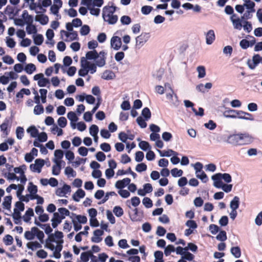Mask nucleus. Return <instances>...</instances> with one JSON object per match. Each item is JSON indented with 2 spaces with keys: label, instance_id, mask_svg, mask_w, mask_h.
Returning a JSON list of instances; mask_svg holds the SVG:
<instances>
[{
  "label": "nucleus",
  "instance_id": "34",
  "mask_svg": "<svg viewBox=\"0 0 262 262\" xmlns=\"http://www.w3.org/2000/svg\"><path fill=\"white\" fill-rule=\"evenodd\" d=\"M36 69L35 66L31 63L27 64L25 68V71L28 74H31Z\"/></svg>",
  "mask_w": 262,
  "mask_h": 262
},
{
  "label": "nucleus",
  "instance_id": "12",
  "mask_svg": "<svg viewBox=\"0 0 262 262\" xmlns=\"http://www.w3.org/2000/svg\"><path fill=\"white\" fill-rule=\"evenodd\" d=\"M148 37V34L142 33L140 35L137 36L136 38V46H142L143 43L146 42Z\"/></svg>",
  "mask_w": 262,
  "mask_h": 262
},
{
  "label": "nucleus",
  "instance_id": "30",
  "mask_svg": "<svg viewBox=\"0 0 262 262\" xmlns=\"http://www.w3.org/2000/svg\"><path fill=\"white\" fill-rule=\"evenodd\" d=\"M91 253V251L82 252L80 255L82 262H88L89 260Z\"/></svg>",
  "mask_w": 262,
  "mask_h": 262
},
{
  "label": "nucleus",
  "instance_id": "45",
  "mask_svg": "<svg viewBox=\"0 0 262 262\" xmlns=\"http://www.w3.org/2000/svg\"><path fill=\"white\" fill-rule=\"evenodd\" d=\"M73 215L75 216L76 221L80 224H85L87 222V218L84 215H76L73 213Z\"/></svg>",
  "mask_w": 262,
  "mask_h": 262
},
{
  "label": "nucleus",
  "instance_id": "24",
  "mask_svg": "<svg viewBox=\"0 0 262 262\" xmlns=\"http://www.w3.org/2000/svg\"><path fill=\"white\" fill-rule=\"evenodd\" d=\"M12 196L9 195L6 196L4 198V202H3V205L4 208L7 209H10L11 205V201H12Z\"/></svg>",
  "mask_w": 262,
  "mask_h": 262
},
{
  "label": "nucleus",
  "instance_id": "37",
  "mask_svg": "<svg viewBox=\"0 0 262 262\" xmlns=\"http://www.w3.org/2000/svg\"><path fill=\"white\" fill-rule=\"evenodd\" d=\"M133 213L132 214H129L130 218L131 220L133 222H137L140 221V219L138 217V209L136 208L133 210Z\"/></svg>",
  "mask_w": 262,
  "mask_h": 262
},
{
  "label": "nucleus",
  "instance_id": "32",
  "mask_svg": "<svg viewBox=\"0 0 262 262\" xmlns=\"http://www.w3.org/2000/svg\"><path fill=\"white\" fill-rule=\"evenodd\" d=\"M113 211L115 215L117 217H121L124 214L123 209L119 206H115Z\"/></svg>",
  "mask_w": 262,
  "mask_h": 262
},
{
  "label": "nucleus",
  "instance_id": "26",
  "mask_svg": "<svg viewBox=\"0 0 262 262\" xmlns=\"http://www.w3.org/2000/svg\"><path fill=\"white\" fill-rule=\"evenodd\" d=\"M27 132L30 134L31 137L36 138L38 135V130L34 125L31 126L27 129Z\"/></svg>",
  "mask_w": 262,
  "mask_h": 262
},
{
  "label": "nucleus",
  "instance_id": "7",
  "mask_svg": "<svg viewBox=\"0 0 262 262\" xmlns=\"http://www.w3.org/2000/svg\"><path fill=\"white\" fill-rule=\"evenodd\" d=\"M122 45V41L121 38L114 36H113L111 39V46L115 50H118L120 49Z\"/></svg>",
  "mask_w": 262,
  "mask_h": 262
},
{
  "label": "nucleus",
  "instance_id": "40",
  "mask_svg": "<svg viewBox=\"0 0 262 262\" xmlns=\"http://www.w3.org/2000/svg\"><path fill=\"white\" fill-rule=\"evenodd\" d=\"M67 117L71 122H76L78 120V118L76 116L75 113L72 111H70L68 113Z\"/></svg>",
  "mask_w": 262,
  "mask_h": 262
},
{
  "label": "nucleus",
  "instance_id": "49",
  "mask_svg": "<svg viewBox=\"0 0 262 262\" xmlns=\"http://www.w3.org/2000/svg\"><path fill=\"white\" fill-rule=\"evenodd\" d=\"M43 107L41 104H38L34 107V113L35 115H38L43 113Z\"/></svg>",
  "mask_w": 262,
  "mask_h": 262
},
{
  "label": "nucleus",
  "instance_id": "29",
  "mask_svg": "<svg viewBox=\"0 0 262 262\" xmlns=\"http://www.w3.org/2000/svg\"><path fill=\"white\" fill-rule=\"evenodd\" d=\"M239 198L235 196L230 202V207L232 210H236L239 207Z\"/></svg>",
  "mask_w": 262,
  "mask_h": 262
},
{
  "label": "nucleus",
  "instance_id": "22",
  "mask_svg": "<svg viewBox=\"0 0 262 262\" xmlns=\"http://www.w3.org/2000/svg\"><path fill=\"white\" fill-rule=\"evenodd\" d=\"M28 187V190L30 193V199H31L32 195H36L37 192V187L34 185L32 182H30Z\"/></svg>",
  "mask_w": 262,
  "mask_h": 262
},
{
  "label": "nucleus",
  "instance_id": "36",
  "mask_svg": "<svg viewBox=\"0 0 262 262\" xmlns=\"http://www.w3.org/2000/svg\"><path fill=\"white\" fill-rule=\"evenodd\" d=\"M26 31L28 34H36L37 31L36 26L33 24L27 25Z\"/></svg>",
  "mask_w": 262,
  "mask_h": 262
},
{
  "label": "nucleus",
  "instance_id": "62",
  "mask_svg": "<svg viewBox=\"0 0 262 262\" xmlns=\"http://www.w3.org/2000/svg\"><path fill=\"white\" fill-rule=\"evenodd\" d=\"M54 156L56 158L55 160H59L61 159L63 156V152L61 149H56L54 152Z\"/></svg>",
  "mask_w": 262,
  "mask_h": 262
},
{
  "label": "nucleus",
  "instance_id": "5",
  "mask_svg": "<svg viewBox=\"0 0 262 262\" xmlns=\"http://www.w3.org/2000/svg\"><path fill=\"white\" fill-rule=\"evenodd\" d=\"M71 191V186L65 184L62 187L58 188L56 190L55 193L57 196H63L66 194L70 193Z\"/></svg>",
  "mask_w": 262,
  "mask_h": 262
},
{
  "label": "nucleus",
  "instance_id": "60",
  "mask_svg": "<svg viewBox=\"0 0 262 262\" xmlns=\"http://www.w3.org/2000/svg\"><path fill=\"white\" fill-rule=\"evenodd\" d=\"M121 22L123 25H129L131 21V18L129 16L127 15H123L121 17Z\"/></svg>",
  "mask_w": 262,
  "mask_h": 262
},
{
  "label": "nucleus",
  "instance_id": "23",
  "mask_svg": "<svg viewBox=\"0 0 262 262\" xmlns=\"http://www.w3.org/2000/svg\"><path fill=\"white\" fill-rule=\"evenodd\" d=\"M34 212L32 208H29L26 211L23 218L24 221L27 223L31 220V217L34 216Z\"/></svg>",
  "mask_w": 262,
  "mask_h": 262
},
{
  "label": "nucleus",
  "instance_id": "57",
  "mask_svg": "<svg viewBox=\"0 0 262 262\" xmlns=\"http://www.w3.org/2000/svg\"><path fill=\"white\" fill-rule=\"evenodd\" d=\"M185 251L190 250L192 252H195L198 250V247L196 245L193 243H189L188 244L187 247L184 248Z\"/></svg>",
  "mask_w": 262,
  "mask_h": 262
},
{
  "label": "nucleus",
  "instance_id": "16",
  "mask_svg": "<svg viewBox=\"0 0 262 262\" xmlns=\"http://www.w3.org/2000/svg\"><path fill=\"white\" fill-rule=\"evenodd\" d=\"M85 192L82 189H78L76 192L73 195V199L76 202H79V199L83 198L85 196Z\"/></svg>",
  "mask_w": 262,
  "mask_h": 262
},
{
  "label": "nucleus",
  "instance_id": "54",
  "mask_svg": "<svg viewBox=\"0 0 262 262\" xmlns=\"http://www.w3.org/2000/svg\"><path fill=\"white\" fill-rule=\"evenodd\" d=\"M90 31V28L88 25H83L81 27L80 32L81 35H88Z\"/></svg>",
  "mask_w": 262,
  "mask_h": 262
},
{
  "label": "nucleus",
  "instance_id": "4",
  "mask_svg": "<svg viewBox=\"0 0 262 262\" xmlns=\"http://www.w3.org/2000/svg\"><path fill=\"white\" fill-rule=\"evenodd\" d=\"M33 79L34 80H38V85L40 87L45 86L47 84L50 83L49 80L45 78L42 73L36 74L34 76Z\"/></svg>",
  "mask_w": 262,
  "mask_h": 262
},
{
  "label": "nucleus",
  "instance_id": "17",
  "mask_svg": "<svg viewBox=\"0 0 262 262\" xmlns=\"http://www.w3.org/2000/svg\"><path fill=\"white\" fill-rule=\"evenodd\" d=\"M206 43L208 45H211L213 43L215 40V34L214 31L210 30L207 33L206 36Z\"/></svg>",
  "mask_w": 262,
  "mask_h": 262
},
{
  "label": "nucleus",
  "instance_id": "19",
  "mask_svg": "<svg viewBox=\"0 0 262 262\" xmlns=\"http://www.w3.org/2000/svg\"><path fill=\"white\" fill-rule=\"evenodd\" d=\"M12 217L14 219V222L15 224H19L21 223V214L19 210L16 209H14V212L12 214Z\"/></svg>",
  "mask_w": 262,
  "mask_h": 262
},
{
  "label": "nucleus",
  "instance_id": "44",
  "mask_svg": "<svg viewBox=\"0 0 262 262\" xmlns=\"http://www.w3.org/2000/svg\"><path fill=\"white\" fill-rule=\"evenodd\" d=\"M176 250L174 247L172 245H168L165 248L164 254L166 256L169 255L171 252H174Z\"/></svg>",
  "mask_w": 262,
  "mask_h": 262
},
{
  "label": "nucleus",
  "instance_id": "43",
  "mask_svg": "<svg viewBox=\"0 0 262 262\" xmlns=\"http://www.w3.org/2000/svg\"><path fill=\"white\" fill-rule=\"evenodd\" d=\"M196 176L197 178L201 179L204 183H206L208 181L207 176L203 170H202L201 172L196 173Z\"/></svg>",
  "mask_w": 262,
  "mask_h": 262
},
{
  "label": "nucleus",
  "instance_id": "64",
  "mask_svg": "<svg viewBox=\"0 0 262 262\" xmlns=\"http://www.w3.org/2000/svg\"><path fill=\"white\" fill-rule=\"evenodd\" d=\"M194 257V256L189 252H184L183 255L182 256V258L185 259V260H187L188 261H192Z\"/></svg>",
  "mask_w": 262,
  "mask_h": 262
},
{
  "label": "nucleus",
  "instance_id": "27",
  "mask_svg": "<svg viewBox=\"0 0 262 262\" xmlns=\"http://www.w3.org/2000/svg\"><path fill=\"white\" fill-rule=\"evenodd\" d=\"M231 253L235 258H239L241 256V250L238 246L233 247L231 248Z\"/></svg>",
  "mask_w": 262,
  "mask_h": 262
},
{
  "label": "nucleus",
  "instance_id": "28",
  "mask_svg": "<svg viewBox=\"0 0 262 262\" xmlns=\"http://www.w3.org/2000/svg\"><path fill=\"white\" fill-rule=\"evenodd\" d=\"M27 246L29 249H30L33 251L36 250L37 248H40L41 247V244L37 241L29 242L27 243Z\"/></svg>",
  "mask_w": 262,
  "mask_h": 262
},
{
  "label": "nucleus",
  "instance_id": "33",
  "mask_svg": "<svg viewBox=\"0 0 262 262\" xmlns=\"http://www.w3.org/2000/svg\"><path fill=\"white\" fill-rule=\"evenodd\" d=\"M244 1L246 3V4H244V6L247 8V9H249L251 12H255V3L250 0H244Z\"/></svg>",
  "mask_w": 262,
  "mask_h": 262
},
{
  "label": "nucleus",
  "instance_id": "46",
  "mask_svg": "<svg viewBox=\"0 0 262 262\" xmlns=\"http://www.w3.org/2000/svg\"><path fill=\"white\" fill-rule=\"evenodd\" d=\"M197 71L199 73L198 77L199 78H202L205 76L206 71L204 66H199L197 68Z\"/></svg>",
  "mask_w": 262,
  "mask_h": 262
},
{
  "label": "nucleus",
  "instance_id": "38",
  "mask_svg": "<svg viewBox=\"0 0 262 262\" xmlns=\"http://www.w3.org/2000/svg\"><path fill=\"white\" fill-rule=\"evenodd\" d=\"M118 16L117 15L112 14L110 17H107L106 20H104L105 21L107 22L109 24L113 25L116 23L118 20Z\"/></svg>",
  "mask_w": 262,
  "mask_h": 262
},
{
  "label": "nucleus",
  "instance_id": "47",
  "mask_svg": "<svg viewBox=\"0 0 262 262\" xmlns=\"http://www.w3.org/2000/svg\"><path fill=\"white\" fill-rule=\"evenodd\" d=\"M16 134L17 138L18 139H21L24 137V129L22 127L18 126L16 128Z\"/></svg>",
  "mask_w": 262,
  "mask_h": 262
},
{
  "label": "nucleus",
  "instance_id": "52",
  "mask_svg": "<svg viewBox=\"0 0 262 262\" xmlns=\"http://www.w3.org/2000/svg\"><path fill=\"white\" fill-rule=\"evenodd\" d=\"M142 203L147 208H150L152 206V202L149 198H144L142 200Z\"/></svg>",
  "mask_w": 262,
  "mask_h": 262
},
{
  "label": "nucleus",
  "instance_id": "63",
  "mask_svg": "<svg viewBox=\"0 0 262 262\" xmlns=\"http://www.w3.org/2000/svg\"><path fill=\"white\" fill-rule=\"evenodd\" d=\"M106 57H98L96 60V65L99 67H102L105 64Z\"/></svg>",
  "mask_w": 262,
  "mask_h": 262
},
{
  "label": "nucleus",
  "instance_id": "8",
  "mask_svg": "<svg viewBox=\"0 0 262 262\" xmlns=\"http://www.w3.org/2000/svg\"><path fill=\"white\" fill-rule=\"evenodd\" d=\"M13 116H11V117L6 118L3 123L0 125L1 130L6 135H8V127L11 124Z\"/></svg>",
  "mask_w": 262,
  "mask_h": 262
},
{
  "label": "nucleus",
  "instance_id": "25",
  "mask_svg": "<svg viewBox=\"0 0 262 262\" xmlns=\"http://www.w3.org/2000/svg\"><path fill=\"white\" fill-rule=\"evenodd\" d=\"M31 230L35 233V236L36 235L38 239L42 242L45 236L43 232L36 227H32Z\"/></svg>",
  "mask_w": 262,
  "mask_h": 262
},
{
  "label": "nucleus",
  "instance_id": "15",
  "mask_svg": "<svg viewBox=\"0 0 262 262\" xmlns=\"http://www.w3.org/2000/svg\"><path fill=\"white\" fill-rule=\"evenodd\" d=\"M238 111L234 110H229L224 112V115L226 118H236L238 117Z\"/></svg>",
  "mask_w": 262,
  "mask_h": 262
},
{
  "label": "nucleus",
  "instance_id": "1",
  "mask_svg": "<svg viewBox=\"0 0 262 262\" xmlns=\"http://www.w3.org/2000/svg\"><path fill=\"white\" fill-rule=\"evenodd\" d=\"M228 140L230 143L235 145H247L252 142V138L247 133L231 135Z\"/></svg>",
  "mask_w": 262,
  "mask_h": 262
},
{
  "label": "nucleus",
  "instance_id": "20",
  "mask_svg": "<svg viewBox=\"0 0 262 262\" xmlns=\"http://www.w3.org/2000/svg\"><path fill=\"white\" fill-rule=\"evenodd\" d=\"M52 226L54 228H55L57 226L61 223L60 219H59V213L58 212H54L53 217L51 220Z\"/></svg>",
  "mask_w": 262,
  "mask_h": 262
},
{
  "label": "nucleus",
  "instance_id": "13",
  "mask_svg": "<svg viewBox=\"0 0 262 262\" xmlns=\"http://www.w3.org/2000/svg\"><path fill=\"white\" fill-rule=\"evenodd\" d=\"M35 19L36 21H39L42 25H45L49 22L48 16L44 14L36 15Z\"/></svg>",
  "mask_w": 262,
  "mask_h": 262
},
{
  "label": "nucleus",
  "instance_id": "6",
  "mask_svg": "<svg viewBox=\"0 0 262 262\" xmlns=\"http://www.w3.org/2000/svg\"><path fill=\"white\" fill-rule=\"evenodd\" d=\"M116 11V7L106 6L103 9L102 17L104 20H106L107 17L112 15Z\"/></svg>",
  "mask_w": 262,
  "mask_h": 262
},
{
  "label": "nucleus",
  "instance_id": "11",
  "mask_svg": "<svg viewBox=\"0 0 262 262\" xmlns=\"http://www.w3.org/2000/svg\"><path fill=\"white\" fill-rule=\"evenodd\" d=\"M238 118L253 121L254 118L253 116L249 113L245 112L242 111H238Z\"/></svg>",
  "mask_w": 262,
  "mask_h": 262
},
{
  "label": "nucleus",
  "instance_id": "61",
  "mask_svg": "<svg viewBox=\"0 0 262 262\" xmlns=\"http://www.w3.org/2000/svg\"><path fill=\"white\" fill-rule=\"evenodd\" d=\"M137 122L138 123V125L141 127V128H145L147 126V123L145 122V120L143 119V118L141 116L138 117L137 118Z\"/></svg>",
  "mask_w": 262,
  "mask_h": 262
},
{
  "label": "nucleus",
  "instance_id": "2",
  "mask_svg": "<svg viewBox=\"0 0 262 262\" xmlns=\"http://www.w3.org/2000/svg\"><path fill=\"white\" fill-rule=\"evenodd\" d=\"M81 65L82 68H86L89 71H90L91 74H94L96 72V63H91L87 61L84 57L81 58Z\"/></svg>",
  "mask_w": 262,
  "mask_h": 262
},
{
  "label": "nucleus",
  "instance_id": "18",
  "mask_svg": "<svg viewBox=\"0 0 262 262\" xmlns=\"http://www.w3.org/2000/svg\"><path fill=\"white\" fill-rule=\"evenodd\" d=\"M99 57V55L98 52L96 50H93V51H89L86 53L85 57V59L88 60H92V59H96Z\"/></svg>",
  "mask_w": 262,
  "mask_h": 262
},
{
  "label": "nucleus",
  "instance_id": "42",
  "mask_svg": "<svg viewBox=\"0 0 262 262\" xmlns=\"http://www.w3.org/2000/svg\"><path fill=\"white\" fill-rule=\"evenodd\" d=\"M171 173L173 177H179L182 176L183 171L181 169L174 168L171 170Z\"/></svg>",
  "mask_w": 262,
  "mask_h": 262
},
{
  "label": "nucleus",
  "instance_id": "59",
  "mask_svg": "<svg viewBox=\"0 0 262 262\" xmlns=\"http://www.w3.org/2000/svg\"><path fill=\"white\" fill-rule=\"evenodd\" d=\"M153 9L152 7L150 6H144L141 8V12L143 14L147 15L150 13Z\"/></svg>",
  "mask_w": 262,
  "mask_h": 262
},
{
  "label": "nucleus",
  "instance_id": "41",
  "mask_svg": "<svg viewBox=\"0 0 262 262\" xmlns=\"http://www.w3.org/2000/svg\"><path fill=\"white\" fill-rule=\"evenodd\" d=\"M142 115L146 120H148L151 117V112L148 107H145L142 111Z\"/></svg>",
  "mask_w": 262,
  "mask_h": 262
},
{
  "label": "nucleus",
  "instance_id": "31",
  "mask_svg": "<svg viewBox=\"0 0 262 262\" xmlns=\"http://www.w3.org/2000/svg\"><path fill=\"white\" fill-rule=\"evenodd\" d=\"M34 42L36 45L40 46L43 41V37L41 34L33 35Z\"/></svg>",
  "mask_w": 262,
  "mask_h": 262
},
{
  "label": "nucleus",
  "instance_id": "56",
  "mask_svg": "<svg viewBox=\"0 0 262 262\" xmlns=\"http://www.w3.org/2000/svg\"><path fill=\"white\" fill-rule=\"evenodd\" d=\"M24 236L28 240H32L35 237V233L32 230L27 231L25 232Z\"/></svg>",
  "mask_w": 262,
  "mask_h": 262
},
{
  "label": "nucleus",
  "instance_id": "53",
  "mask_svg": "<svg viewBox=\"0 0 262 262\" xmlns=\"http://www.w3.org/2000/svg\"><path fill=\"white\" fill-rule=\"evenodd\" d=\"M232 21L234 25V28L236 29H238L241 30L242 28V25L239 18H237L236 19H232Z\"/></svg>",
  "mask_w": 262,
  "mask_h": 262
},
{
  "label": "nucleus",
  "instance_id": "58",
  "mask_svg": "<svg viewBox=\"0 0 262 262\" xmlns=\"http://www.w3.org/2000/svg\"><path fill=\"white\" fill-rule=\"evenodd\" d=\"M57 122L59 126L64 128L67 125V120L65 117H60L58 118Z\"/></svg>",
  "mask_w": 262,
  "mask_h": 262
},
{
  "label": "nucleus",
  "instance_id": "51",
  "mask_svg": "<svg viewBox=\"0 0 262 262\" xmlns=\"http://www.w3.org/2000/svg\"><path fill=\"white\" fill-rule=\"evenodd\" d=\"M139 147L142 150L146 151L148 149L150 148V145L148 142L145 141H141L139 143Z\"/></svg>",
  "mask_w": 262,
  "mask_h": 262
},
{
  "label": "nucleus",
  "instance_id": "50",
  "mask_svg": "<svg viewBox=\"0 0 262 262\" xmlns=\"http://www.w3.org/2000/svg\"><path fill=\"white\" fill-rule=\"evenodd\" d=\"M99 132L98 127L95 124H93L90 127V134L91 136H96Z\"/></svg>",
  "mask_w": 262,
  "mask_h": 262
},
{
  "label": "nucleus",
  "instance_id": "39",
  "mask_svg": "<svg viewBox=\"0 0 262 262\" xmlns=\"http://www.w3.org/2000/svg\"><path fill=\"white\" fill-rule=\"evenodd\" d=\"M216 238L217 240L221 242L226 241L227 238L226 231L224 230L221 231L216 236Z\"/></svg>",
  "mask_w": 262,
  "mask_h": 262
},
{
  "label": "nucleus",
  "instance_id": "48",
  "mask_svg": "<svg viewBox=\"0 0 262 262\" xmlns=\"http://www.w3.org/2000/svg\"><path fill=\"white\" fill-rule=\"evenodd\" d=\"M3 241L6 245H11L13 243V238L11 235L7 234L4 237Z\"/></svg>",
  "mask_w": 262,
  "mask_h": 262
},
{
  "label": "nucleus",
  "instance_id": "14",
  "mask_svg": "<svg viewBox=\"0 0 262 262\" xmlns=\"http://www.w3.org/2000/svg\"><path fill=\"white\" fill-rule=\"evenodd\" d=\"M56 165H54L52 167V173L54 175H59L61 171V161L59 160H54Z\"/></svg>",
  "mask_w": 262,
  "mask_h": 262
},
{
  "label": "nucleus",
  "instance_id": "9",
  "mask_svg": "<svg viewBox=\"0 0 262 262\" xmlns=\"http://www.w3.org/2000/svg\"><path fill=\"white\" fill-rule=\"evenodd\" d=\"M261 60V57L258 54L254 55L252 57L253 63L250 60L247 62L248 66L250 69L253 70L259 63Z\"/></svg>",
  "mask_w": 262,
  "mask_h": 262
},
{
  "label": "nucleus",
  "instance_id": "21",
  "mask_svg": "<svg viewBox=\"0 0 262 262\" xmlns=\"http://www.w3.org/2000/svg\"><path fill=\"white\" fill-rule=\"evenodd\" d=\"M115 77V73L113 71L106 70L103 73L101 77L103 79L111 80L114 79Z\"/></svg>",
  "mask_w": 262,
  "mask_h": 262
},
{
  "label": "nucleus",
  "instance_id": "55",
  "mask_svg": "<svg viewBox=\"0 0 262 262\" xmlns=\"http://www.w3.org/2000/svg\"><path fill=\"white\" fill-rule=\"evenodd\" d=\"M146 169L147 165L144 163L138 164L136 167V170L139 172L145 171Z\"/></svg>",
  "mask_w": 262,
  "mask_h": 262
},
{
  "label": "nucleus",
  "instance_id": "35",
  "mask_svg": "<svg viewBox=\"0 0 262 262\" xmlns=\"http://www.w3.org/2000/svg\"><path fill=\"white\" fill-rule=\"evenodd\" d=\"M65 174L68 176V177H75L76 176V172L73 170V169L70 166H68L65 168Z\"/></svg>",
  "mask_w": 262,
  "mask_h": 262
},
{
  "label": "nucleus",
  "instance_id": "10",
  "mask_svg": "<svg viewBox=\"0 0 262 262\" xmlns=\"http://www.w3.org/2000/svg\"><path fill=\"white\" fill-rule=\"evenodd\" d=\"M104 233L103 230L100 229H96L94 231V236L92 237L91 241L93 243H100L102 238L101 237Z\"/></svg>",
  "mask_w": 262,
  "mask_h": 262
},
{
  "label": "nucleus",
  "instance_id": "3",
  "mask_svg": "<svg viewBox=\"0 0 262 262\" xmlns=\"http://www.w3.org/2000/svg\"><path fill=\"white\" fill-rule=\"evenodd\" d=\"M45 161L41 159H37L35 161L34 164H31L30 165V169L33 172L40 173L42 167L44 166Z\"/></svg>",
  "mask_w": 262,
  "mask_h": 262
}]
</instances>
